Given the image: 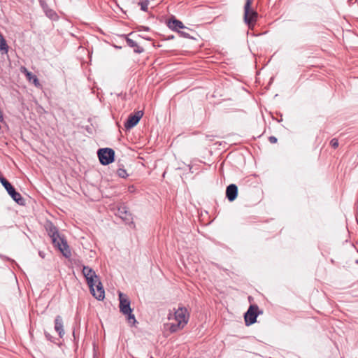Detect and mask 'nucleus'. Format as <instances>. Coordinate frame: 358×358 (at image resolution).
<instances>
[{
	"label": "nucleus",
	"instance_id": "obj_20",
	"mask_svg": "<svg viewBox=\"0 0 358 358\" xmlns=\"http://www.w3.org/2000/svg\"><path fill=\"white\" fill-rule=\"evenodd\" d=\"M330 144L334 148H338V139H336V138L331 139V141H330Z\"/></svg>",
	"mask_w": 358,
	"mask_h": 358
},
{
	"label": "nucleus",
	"instance_id": "obj_10",
	"mask_svg": "<svg viewBox=\"0 0 358 358\" xmlns=\"http://www.w3.org/2000/svg\"><path fill=\"white\" fill-rule=\"evenodd\" d=\"M83 273L86 278L89 287H92V282L97 281V279H99L95 271L88 266H83Z\"/></svg>",
	"mask_w": 358,
	"mask_h": 358
},
{
	"label": "nucleus",
	"instance_id": "obj_16",
	"mask_svg": "<svg viewBox=\"0 0 358 358\" xmlns=\"http://www.w3.org/2000/svg\"><path fill=\"white\" fill-rule=\"evenodd\" d=\"M55 329L57 332H58L59 335L62 337L64 334L63 329V321L62 318L60 316H57L55 320Z\"/></svg>",
	"mask_w": 358,
	"mask_h": 358
},
{
	"label": "nucleus",
	"instance_id": "obj_1",
	"mask_svg": "<svg viewBox=\"0 0 358 358\" xmlns=\"http://www.w3.org/2000/svg\"><path fill=\"white\" fill-rule=\"evenodd\" d=\"M189 313L185 307H179L168 315L169 322L165 324V328L171 333L182 330L187 324Z\"/></svg>",
	"mask_w": 358,
	"mask_h": 358
},
{
	"label": "nucleus",
	"instance_id": "obj_13",
	"mask_svg": "<svg viewBox=\"0 0 358 358\" xmlns=\"http://www.w3.org/2000/svg\"><path fill=\"white\" fill-rule=\"evenodd\" d=\"M20 71L23 73H24V75L26 76V78L29 81V82H32L33 84L36 87H38V88H41V85L38 80V79L37 78V77L32 74L31 72H29L27 68H25L24 66H21L20 68Z\"/></svg>",
	"mask_w": 358,
	"mask_h": 358
},
{
	"label": "nucleus",
	"instance_id": "obj_5",
	"mask_svg": "<svg viewBox=\"0 0 358 358\" xmlns=\"http://www.w3.org/2000/svg\"><path fill=\"white\" fill-rule=\"evenodd\" d=\"M0 181L12 199L17 203L22 205L24 203L23 198L19 192L15 191L12 185L3 177L0 178Z\"/></svg>",
	"mask_w": 358,
	"mask_h": 358
},
{
	"label": "nucleus",
	"instance_id": "obj_21",
	"mask_svg": "<svg viewBox=\"0 0 358 358\" xmlns=\"http://www.w3.org/2000/svg\"><path fill=\"white\" fill-rule=\"evenodd\" d=\"M268 140L271 143H275L277 142V138L273 136H270Z\"/></svg>",
	"mask_w": 358,
	"mask_h": 358
},
{
	"label": "nucleus",
	"instance_id": "obj_17",
	"mask_svg": "<svg viewBox=\"0 0 358 358\" xmlns=\"http://www.w3.org/2000/svg\"><path fill=\"white\" fill-rule=\"evenodd\" d=\"M0 51L3 53H7L8 51V46L2 34H0Z\"/></svg>",
	"mask_w": 358,
	"mask_h": 358
},
{
	"label": "nucleus",
	"instance_id": "obj_2",
	"mask_svg": "<svg viewBox=\"0 0 358 358\" xmlns=\"http://www.w3.org/2000/svg\"><path fill=\"white\" fill-rule=\"evenodd\" d=\"M48 231L54 245L58 248L64 256L69 257L71 255V250L66 240L58 234L56 227L51 225Z\"/></svg>",
	"mask_w": 358,
	"mask_h": 358
},
{
	"label": "nucleus",
	"instance_id": "obj_22",
	"mask_svg": "<svg viewBox=\"0 0 358 358\" xmlns=\"http://www.w3.org/2000/svg\"><path fill=\"white\" fill-rule=\"evenodd\" d=\"M223 165H224V162H222L220 164V169H222V168Z\"/></svg>",
	"mask_w": 358,
	"mask_h": 358
},
{
	"label": "nucleus",
	"instance_id": "obj_6",
	"mask_svg": "<svg viewBox=\"0 0 358 358\" xmlns=\"http://www.w3.org/2000/svg\"><path fill=\"white\" fill-rule=\"evenodd\" d=\"M97 155L103 165H108L114 161L115 152L111 148H101L98 150Z\"/></svg>",
	"mask_w": 358,
	"mask_h": 358
},
{
	"label": "nucleus",
	"instance_id": "obj_14",
	"mask_svg": "<svg viewBox=\"0 0 358 358\" xmlns=\"http://www.w3.org/2000/svg\"><path fill=\"white\" fill-rule=\"evenodd\" d=\"M117 215L125 221L132 220L131 214L127 210V207L121 206L117 210Z\"/></svg>",
	"mask_w": 358,
	"mask_h": 358
},
{
	"label": "nucleus",
	"instance_id": "obj_4",
	"mask_svg": "<svg viewBox=\"0 0 358 358\" xmlns=\"http://www.w3.org/2000/svg\"><path fill=\"white\" fill-rule=\"evenodd\" d=\"M120 299V310L122 313L127 315V320L129 322L134 323L136 322L135 317L132 314V310L130 307V301L127 295L122 292L119 293Z\"/></svg>",
	"mask_w": 358,
	"mask_h": 358
},
{
	"label": "nucleus",
	"instance_id": "obj_3",
	"mask_svg": "<svg viewBox=\"0 0 358 358\" xmlns=\"http://www.w3.org/2000/svg\"><path fill=\"white\" fill-rule=\"evenodd\" d=\"M252 0H246L244 6V22L248 28L253 29L257 20L258 13L251 8Z\"/></svg>",
	"mask_w": 358,
	"mask_h": 358
},
{
	"label": "nucleus",
	"instance_id": "obj_9",
	"mask_svg": "<svg viewBox=\"0 0 358 358\" xmlns=\"http://www.w3.org/2000/svg\"><path fill=\"white\" fill-rule=\"evenodd\" d=\"M143 113L141 110H138L133 115H130L128 117V120L124 123V127L126 129H131L136 126L141 117H143Z\"/></svg>",
	"mask_w": 358,
	"mask_h": 358
},
{
	"label": "nucleus",
	"instance_id": "obj_12",
	"mask_svg": "<svg viewBox=\"0 0 358 358\" xmlns=\"http://www.w3.org/2000/svg\"><path fill=\"white\" fill-rule=\"evenodd\" d=\"M127 43L129 47L133 48L136 52L141 53L144 50L143 48L138 45V41L135 38V35L132 33L129 34L127 38Z\"/></svg>",
	"mask_w": 358,
	"mask_h": 358
},
{
	"label": "nucleus",
	"instance_id": "obj_8",
	"mask_svg": "<svg viewBox=\"0 0 358 358\" xmlns=\"http://www.w3.org/2000/svg\"><path fill=\"white\" fill-rule=\"evenodd\" d=\"M92 295L98 300H103L105 297V292L103 286L97 279V281L92 282V287H90Z\"/></svg>",
	"mask_w": 358,
	"mask_h": 358
},
{
	"label": "nucleus",
	"instance_id": "obj_19",
	"mask_svg": "<svg viewBox=\"0 0 358 358\" xmlns=\"http://www.w3.org/2000/svg\"><path fill=\"white\" fill-rule=\"evenodd\" d=\"M139 5L141 6V8L142 10H143V11L148 10V2H141V3H139Z\"/></svg>",
	"mask_w": 358,
	"mask_h": 358
},
{
	"label": "nucleus",
	"instance_id": "obj_15",
	"mask_svg": "<svg viewBox=\"0 0 358 358\" xmlns=\"http://www.w3.org/2000/svg\"><path fill=\"white\" fill-rule=\"evenodd\" d=\"M168 26L170 29L174 31H179V29L185 28L182 22L176 19L170 20L168 22Z\"/></svg>",
	"mask_w": 358,
	"mask_h": 358
},
{
	"label": "nucleus",
	"instance_id": "obj_7",
	"mask_svg": "<svg viewBox=\"0 0 358 358\" xmlns=\"http://www.w3.org/2000/svg\"><path fill=\"white\" fill-rule=\"evenodd\" d=\"M259 307L257 305L250 306L248 310L245 313V323L246 326H250L257 321V317L259 315Z\"/></svg>",
	"mask_w": 358,
	"mask_h": 358
},
{
	"label": "nucleus",
	"instance_id": "obj_18",
	"mask_svg": "<svg viewBox=\"0 0 358 358\" xmlns=\"http://www.w3.org/2000/svg\"><path fill=\"white\" fill-rule=\"evenodd\" d=\"M117 174L122 178H125L128 176L127 171L123 168H120L117 170Z\"/></svg>",
	"mask_w": 358,
	"mask_h": 358
},
{
	"label": "nucleus",
	"instance_id": "obj_11",
	"mask_svg": "<svg viewBox=\"0 0 358 358\" xmlns=\"http://www.w3.org/2000/svg\"><path fill=\"white\" fill-rule=\"evenodd\" d=\"M238 192V190L237 185L235 184H230L226 188L225 197H227L230 202H232L237 198Z\"/></svg>",
	"mask_w": 358,
	"mask_h": 358
}]
</instances>
